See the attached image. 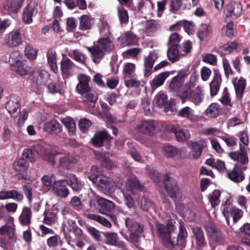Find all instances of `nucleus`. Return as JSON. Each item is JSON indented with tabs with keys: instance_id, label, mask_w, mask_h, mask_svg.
I'll return each mask as SVG.
<instances>
[{
	"instance_id": "obj_1",
	"label": "nucleus",
	"mask_w": 250,
	"mask_h": 250,
	"mask_svg": "<svg viewBox=\"0 0 250 250\" xmlns=\"http://www.w3.org/2000/svg\"><path fill=\"white\" fill-rule=\"evenodd\" d=\"M156 234L164 245L165 247L169 249L172 247L171 240L173 237V233L175 229L172 222L168 221L166 225L157 223L155 225Z\"/></svg>"
},
{
	"instance_id": "obj_2",
	"label": "nucleus",
	"mask_w": 250,
	"mask_h": 250,
	"mask_svg": "<svg viewBox=\"0 0 250 250\" xmlns=\"http://www.w3.org/2000/svg\"><path fill=\"white\" fill-rule=\"evenodd\" d=\"M97 203L99 206L100 212L109 217L111 220L115 224L117 223V217L113 213L115 209V204L108 200L103 198H100L97 200Z\"/></svg>"
},
{
	"instance_id": "obj_3",
	"label": "nucleus",
	"mask_w": 250,
	"mask_h": 250,
	"mask_svg": "<svg viewBox=\"0 0 250 250\" xmlns=\"http://www.w3.org/2000/svg\"><path fill=\"white\" fill-rule=\"evenodd\" d=\"M162 183L168 195L172 199L176 198L177 194L179 191L177 181L167 173L163 175Z\"/></svg>"
},
{
	"instance_id": "obj_4",
	"label": "nucleus",
	"mask_w": 250,
	"mask_h": 250,
	"mask_svg": "<svg viewBox=\"0 0 250 250\" xmlns=\"http://www.w3.org/2000/svg\"><path fill=\"white\" fill-rule=\"evenodd\" d=\"M205 228L208 234L212 241L218 245L224 244L225 242V235L213 223L211 222H206Z\"/></svg>"
},
{
	"instance_id": "obj_5",
	"label": "nucleus",
	"mask_w": 250,
	"mask_h": 250,
	"mask_svg": "<svg viewBox=\"0 0 250 250\" xmlns=\"http://www.w3.org/2000/svg\"><path fill=\"white\" fill-rule=\"evenodd\" d=\"M113 137L110 136L107 131H100L96 133L91 139V143L95 147H101L105 143L110 142Z\"/></svg>"
},
{
	"instance_id": "obj_6",
	"label": "nucleus",
	"mask_w": 250,
	"mask_h": 250,
	"mask_svg": "<svg viewBox=\"0 0 250 250\" xmlns=\"http://www.w3.org/2000/svg\"><path fill=\"white\" fill-rule=\"evenodd\" d=\"M188 236V232L182 221L179 222V233L177 236L172 237L171 242L173 245L169 250H172L176 246H185L187 243V238Z\"/></svg>"
},
{
	"instance_id": "obj_7",
	"label": "nucleus",
	"mask_w": 250,
	"mask_h": 250,
	"mask_svg": "<svg viewBox=\"0 0 250 250\" xmlns=\"http://www.w3.org/2000/svg\"><path fill=\"white\" fill-rule=\"evenodd\" d=\"M104 237V243L115 246L119 249H125V243L119 239L117 234L114 232H102Z\"/></svg>"
},
{
	"instance_id": "obj_8",
	"label": "nucleus",
	"mask_w": 250,
	"mask_h": 250,
	"mask_svg": "<svg viewBox=\"0 0 250 250\" xmlns=\"http://www.w3.org/2000/svg\"><path fill=\"white\" fill-rule=\"evenodd\" d=\"M52 190L55 195L62 199H66L70 194L69 190L64 179L54 181Z\"/></svg>"
},
{
	"instance_id": "obj_9",
	"label": "nucleus",
	"mask_w": 250,
	"mask_h": 250,
	"mask_svg": "<svg viewBox=\"0 0 250 250\" xmlns=\"http://www.w3.org/2000/svg\"><path fill=\"white\" fill-rule=\"evenodd\" d=\"M240 150L232 151L229 153V157L233 161H237L241 164L246 165L249 163L247 150L242 144H239Z\"/></svg>"
},
{
	"instance_id": "obj_10",
	"label": "nucleus",
	"mask_w": 250,
	"mask_h": 250,
	"mask_svg": "<svg viewBox=\"0 0 250 250\" xmlns=\"http://www.w3.org/2000/svg\"><path fill=\"white\" fill-rule=\"evenodd\" d=\"M25 0H6L3 3L5 10L10 13H19L23 6Z\"/></svg>"
},
{
	"instance_id": "obj_11",
	"label": "nucleus",
	"mask_w": 250,
	"mask_h": 250,
	"mask_svg": "<svg viewBox=\"0 0 250 250\" xmlns=\"http://www.w3.org/2000/svg\"><path fill=\"white\" fill-rule=\"evenodd\" d=\"M22 41L21 35L18 30L10 32L5 39V43L10 47H16L21 44Z\"/></svg>"
},
{
	"instance_id": "obj_12",
	"label": "nucleus",
	"mask_w": 250,
	"mask_h": 250,
	"mask_svg": "<svg viewBox=\"0 0 250 250\" xmlns=\"http://www.w3.org/2000/svg\"><path fill=\"white\" fill-rule=\"evenodd\" d=\"M138 130L148 136H152L155 133L156 126L153 120H143L137 126Z\"/></svg>"
},
{
	"instance_id": "obj_13",
	"label": "nucleus",
	"mask_w": 250,
	"mask_h": 250,
	"mask_svg": "<svg viewBox=\"0 0 250 250\" xmlns=\"http://www.w3.org/2000/svg\"><path fill=\"white\" fill-rule=\"evenodd\" d=\"M90 77L84 74H80L78 76V84L76 87V90L81 95L90 91L89 83Z\"/></svg>"
},
{
	"instance_id": "obj_14",
	"label": "nucleus",
	"mask_w": 250,
	"mask_h": 250,
	"mask_svg": "<svg viewBox=\"0 0 250 250\" xmlns=\"http://www.w3.org/2000/svg\"><path fill=\"white\" fill-rule=\"evenodd\" d=\"M234 50L237 52L240 50V45L236 41L229 42L224 44L218 47L216 51L221 56H225L231 53Z\"/></svg>"
},
{
	"instance_id": "obj_15",
	"label": "nucleus",
	"mask_w": 250,
	"mask_h": 250,
	"mask_svg": "<svg viewBox=\"0 0 250 250\" xmlns=\"http://www.w3.org/2000/svg\"><path fill=\"white\" fill-rule=\"evenodd\" d=\"M9 199H12L18 202L21 203L24 200V196L21 193L16 189L0 191V200Z\"/></svg>"
},
{
	"instance_id": "obj_16",
	"label": "nucleus",
	"mask_w": 250,
	"mask_h": 250,
	"mask_svg": "<svg viewBox=\"0 0 250 250\" xmlns=\"http://www.w3.org/2000/svg\"><path fill=\"white\" fill-rule=\"evenodd\" d=\"M213 78L209 84V89L211 97L216 95L219 90L222 82L221 77L218 69L213 70Z\"/></svg>"
},
{
	"instance_id": "obj_17",
	"label": "nucleus",
	"mask_w": 250,
	"mask_h": 250,
	"mask_svg": "<svg viewBox=\"0 0 250 250\" xmlns=\"http://www.w3.org/2000/svg\"><path fill=\"white\" fill-rule=\"evenodd\" d=\"M228 177L235 183H240L245 179V174L242 168L235 164L232 170H227Z\"/></svg>"
},
{
	"instance_id": "obj_18",
	"label": "nucleus",
	"mask_w": 250,
	"mask_h": 250,
	"mask_svg": "<svg viewBox=\"0 0 250 250\" xmlns=\"http://www.w3.org/2000/svg\"><path fill=\"white\" fill-rule=\"evenodd\" d=\"M192 238L195 240L196 245L199 248H203L207 245L204 233L201 227H195L192 228Z\"/></svg>"
},
{
	"instance_id": "obj_19",
	"label": "nucleus",
	"mask_w": 250,
	"mask_h": 250,
	"mask_svg": "<svg viewBox=\"0 0 250 250\" xmlns=\"http://www.w3.org/2000/svg\"><path fill=\"white\" fill-rule=\"evenodd\" d=\"M187 75L184 70H180L177 75L171 79L169 84V88L172 91H178L183 84V79Z\"/></svg>"
},
{
	"instance_id": "obj_20",
	"label": "nucleus",
	"mask_w": 250,
	"mask_h": 250,
	"mask_svg": "<svg viewBox=\"0 0 250 250\" xmlns=\"http://www.w3.org/2000/svg\"><path fill=\"white\" fill-rule=\"evenodd\" d=\"M86 48L90 53L92 61L96 64L99 63L106 54L97 44L90 47L87 46Z\"/></svg>"
},
{
	"instance_id": "obj_21",
	"label": "nucleus",
	"mask_w": 250,
	"mask_h": 250,
	"mask_svg": "<svg viewBox=\"0 0 250 250\" xmlns=\"http://www.w3.org/2000/svg\"><path fill=\"white\" fill-rule=\"evenodd\" d=\"M67 185L70 187L72 189L76 192L80 191L83 187L81 182L79 180L78 177L73 173H68L66 175V178L64 179Z\"/></svg>"
},
{
	"instance_id": "obj_22",
	"label": "nucleus",
	"mask_w": 250,
	"mask_h": 250,
	"mask_svg": "<svg viewBox=\"0 0 250 250\" xmlns=\"http://www.w3.org/2000/svg\"><path fill=\"white\" fill-rule=\"evenodd\" d=\"M157 57L154 52H151L148 56L144 60V75L148 77L152 73V69L154 63L156 60Z\"/></svg>"
},
{
	"instance_id": "obj_23",
	"label": "nucleus",
	"mask_w": 250,
	"mask_h": 250,
	"mask_svg": "<svg viewBox=\"0 0 250 250\" xmlns=\"http://www.w3.org/2000/svg\"><path fill=\"white\" fill-rule=\"evenodd\" d=\"M125 224L130 232L142 233L144 231V225L136 222L132 216L126 218Z\"/></svg>"
},
{
	"instance_id": "obj_24",
	"label": "nucleus",
	"mask_w": 250,
	"mask_h": 250,
	"mask_svg": "<svg viewBox=\"0 0 250 250\" xmlns=\"http://www.w3.org/2000/svg\"><path fill=\"white\" fill-rule=\"evenodd\" d=\"M97 45L106 53H110L115 49V46L109 36H104L99 38Z\"/></svg>"
},
{
	"instance_id": "obj_25",
	"label": "nucleus",
	"mask_w": 250,
	"mask_h": 250,
	"mask_svg": "<svg viewBox=\"0 0 250 250\" xmlns=\"http://www.w3.org/2000/svg\"><path fill=\"white\" fill-rule=\"evenodd\" d=\"M76 162V159L74 156L70 153H68L60 157L59 167L62 168L63 169L68 170Z\"/></svg>"
},
{
	"instance_id": "obj_26",
	"label": "nucleus",
	"mask_w": 250,
	"mask_h": 250,
	"mask_svg": "<svg viewBox=\"0 0 250 250\" xmlns=\"http://www.w3.org/2000/svg\"><path fill=\"white\" fill-rule=\"evenodd\" d=\"M204 94L203 88L197 86L195 89L192 90L189 97L190 101L196 105H199L203 101Z\"/></svg>"
},
{
	"instance_id": "obj_27",
	"label": "nucleus",
	"mask_w": 250,
	"mask_h": 250,
	"mask_svg": "<svg viewBox=\"0 0 250 250\" xmlns=\"http://www.w3.org/2000/svg\"><path fill=\"white\" fill-rule=\"evenodd\" d=\"M13 65L14 71L21 76L30 75L31 73L30 68L19 59L16 60L15 64H14Z\"/></svg>"
},
{
	"instance_id": "obj_28",
	"label": "nucleus",
	"mask_w": 250,
	"mask_h": 250,
	"mask_svg": "<svg viewBox=\"0 0 250 250\" xmlns=\"http://www.w3.org/2000/svg\"><path fill=\"white\" fill-rule=\"evenodd\" d=\"M38 12L36 7L34 5L28 4L24 8L22 13V20L27 24H30L33 21L32 17L34 13Z\"/></svg>"
},
{
	"instance_id": "obj_29",
	"label": "nucleus",
	"mask_w": 250,
	"mask_h": 250,
	"mask_svg": "<svg viewBox=\"0 0 250 250\" xmlns=\"http://www.w3.org/2000/svg\"><path fill=\"white\" fill-rule=\"evenodd\" d=\"M32 212L31 208L27 207H24L21 213L19 216V221L22 226H28L31 223Z\"/></svg>"
},
{
	"instance_id": "obj_30",
	"label": "nucleus",
	"mask_w": 250,
	"mask_h": 250,
	"mask_svg": "<svg viewBox=\"0 0 250 250\" xmlns=\"http://www.w3.org/2000/svg\"><path fill=\"white\" fill-rule=\"evenodd\" d=\"M242 10L241 3L238 2L231 1L228 4L226 7V11L228 13L237 18L241 16Z\"/></svg>"
},
{
	"instance_id": "obj_31",
	"label": "nucleus",
	"mask_w": 250,
	"mask_h": 250,
	"mask_svg": "<svg viewBox=\"0 0 250 250\" xmlns=\"http://www.w3.org/2000/svg\"><path fill=\"white\" fill-rule=\"evenodd\" d=\"M212 33V26L209 24L203 23L201 25L197 32V37L201 42H203Z\"/></svg>"
},
{
	"instance_id": "obj_32",
	"label": "nucleus",
	"mask_w": 250,
	"mask_h": 250,
	"mask_svg": "<svg viewBox=\"0 0 250 250\" xmlns=\"http://www.w3.org/2000/svg\"><path fill=\"white\" fill-rule=\"evenodd\" d=\"M57 212V210L53 209L45 210L43 213V223L48 226L55 224L58 220Z\"/></svg>"
},
{
	"instance_id": "obj_33",
	"label": "nucleus",
	"mask_w": 250,
	"mask_h": 250,
	"mask_svg": "<svg viewBox=\"0 0 250 250\" xmlns=\"http://www.w3.org/2000/svg\"><path fill=\"white\" fill-rule=\"evenodd\" d=\"M44 128L47 132L57 134L62 131V125L57 120H52L45 123Z\"/></svg>"
},
{
	"instance_id": "obj_34",
	"label": "nucleus",
	"mask_w": 250,
	"mask_h": 250,
	"mask_svg": "<svg viewBox=\"0 0 250 250\" xmlns=\"http://www.w3.org/2000/svg\"><path fill=\"white\" fill-rule=\"evenodd\" d=\"M39 146H34L32 148H25L22 153V157L27 162H35L36 158V152L38 150Z\"/></svg>"
},
{
	"instance_id": "obj_35",
	"label": "nucleus",
	"mask_w": 250,
	"mask_h": 250,
	"mask_svg": "<svg viewBox=\"0 0 250 250\" xmlns=\"http://www.w3.org/2000/svg\"><path fill=\"white\" fill-rule=\"evenodd\" d=\"M74 63L68 58L63 59L61 61V69L63 76L68 77L70 75V72L74 67Z\"/></svg>"
},
{
	"instance_id": "obj_36",
	"label": "nucleus",
	"mask_w": 250,
	"mask_h": 250,
	"mask_svg": "<svg viewBox=\"0 0 250 250\" xmlns=\"http://www.w3.org/2000/svg\"><path fill=\"white\" fill-rule=\"evenodd\" d=\"M169 71H165L160 73L150 82V84L153 87H158L162 85L170 75Z\"/></svg>"
},
{
	"instance_id": "obj_37",
	"label": "nucleus",
	"mask_w": 250,
	"mask_h": 250,
	"mask_svg": "<svg viewBox=\"0 0 250 250\" xmlns=\"http://www.w3.org/2000/svg\"><path fill=\"white\" fill-rule=\"evenodd\" d=\"M222 108L220 105L216 103L211 104L206 109V114L210 118H216L219 116L221 113Z\"/></svg>"
},
{
	"instance_id": "obj_38",
	"label": "nucleus",
	"mask_w": 250,
	"mask_h": 250,
	"mask_svg": "<svg viewBox=\"0 0 250 250\" xmlns=\"http://www.w3.org/2000/svg\"><path fill=\"white\" fill-rule=\"evenodd\" d=\"M178 115L192 122H194L196 118V116L193 114V110L188 106H185L181 109L178 112Z\"/></svg>"
},
{
	"instance_id": "obj_39",
	"label": "nucleus",
	"mask_w": 250,
	"mask_h": 250,
	"mask_svg": "<svg viewBox=\"0 0 250 250\" xmlns=\"http://www.w3.org/2000/svg\"><path fill=\"white\" fill-rule=\"evenodd\" d=\"M19 100L14 97H11L10 100L7 103L6 108L7 111L11 115L16 113L18 109L20 108Z\"/></svg>"
},
{
	"instance_id": "obj_40",
	"label": "nucleus",
	"mask_w": 250,
	"mask_h": 250,
	"mask_svg": "<svg viewBox=\"0 0 250 250\" xmlns=\"http://www.w3.org/2000/svg\"><path fill=\"white\" fill-rule=\"evenodd\" d=\"M179 47L175 45H170L167 51V56L168 60L172 63L179 61L180 59L179 56Z\"/></svg>"
},
{
	"instance_id": "obj_41",
	"label": "nucleus",
	"mask_w": 250,
	"mask_h": 250,
	"mask_svg": "<svg viewBox=\"0 0 250 250\" xmlns=\"http://www.w3.org/2000/svg\"><path fill=\"white\" fill-rule=\"evenodd\" d=\"M80 28L83 30L90 29L92 28L93 20L89 16L83 15L80 18Z\"/></svg>"
},
{
	"instance_id": "obj_42",
	"label": "nucleus",
	"mask_w": 250,
	"mask_h": 250,
	"mask_svg": "<svg viewBox=\"0 0 250 250\" xmlns=\"http://www.w3.org/2000/svg\"><path fill=\"white\" fill-rule=\"evenodd\" d=\"M29 165L23 158H21L15 160L13 164V168L17 172H24L28 167Z\"/></svg>"
},
{
	"instance_id": "obj_43",
	"label": "nucleus",
	"mask_w": 250,
	"mask_h": 250,
	"mask_svg": "<svg viewBox=\"0 0 250 250\" xmlns=\"http://www.w3.org/2000/svg\"><path fill=\"white\" fill-rule=\"evenodd\" d=\"M47 62L52 70L55 73L58 72V68L57 65L56 54L55 52L49 50L47 53Z\"/></svg>"
},
{
	"instance_id": "obj_44",
	"label": "nucleus",
	"mask_w": 250,
	"mask_h": 250,
	"mask_svg": "<svg viewBox=\"0 0 250 250\" xmlns=\"http://www.w3.org/2000/svg\"><path fill=\"white\" fill-rule=\"evenodd\" d=\"M246 85V81L243 78L239 79L237 83L234 84L236 97L239 99H241L242 98Z\"/></svg>"
},
{
	"instance_id": "obj_45",
	"label": "nucleus",
	"mask_w": 250,
	"mask_h": 250,
	"mask_svg": "<svg viewBox=\"0 0 250 250\" xmlns=\"http://www.w3.org/2000/svg\"><path fill=\"white\" fill-rule=\"evenodd\" d=\"M62 122L68 130L69 135H73L76 131V125L74 121L70 117H66L62 120Z\"/></svg>"
},
{
	"instance_id": "obj_46",
	"label": "nucleus",
	"mask_w": 250,
	"mask_h": 250,
	"mask_svg": "<svg viewBox=\"0 0 250 250\" xmlns=\"http://www.w3.org/2000/svg\"><path fill=\"white\" fill-rule=\"evenodd\" d=\"M125 45H136L138 43L137 36L131 32H127L123 38Z\"/></svg>"
},
{
	"instance_id": "obj_47",
	"label": "nucleus",
	"mask_w": 250,
	"mask_h": 250,
	"mask_svg": "<svg viewBox=\"0 0 250 250\" xmlns=\"http://www.w3.org/2000/svg\"><path fill=\"white\" fill-rule=\"evenodd\" d=\"M118 16L121 24H126L129 21L128 12L123 5H119L118 8Z\"/></svg>"
},
{
	"instance_id": "obj_48",
	"label": "nucleus",
	"mask_w": 250,
	"mask_h": 250,
	"mask_svg": "<svg viewBox=\"0 0 250 250\" xmlns=\"http://www.w3.org/2000/svg\"><path fill=\"white\" fill-rule=\"evenodd\" d=\"M171 132L174 133L177 141L179 142L186 140L188 138V132L187 130H178L175 127H171Z\"/></svg>"
},
{
	"instance_id": "obj_49",
	"label": "nucleus",
	"mask_w": 250,
	"mask_h": 250,
	"mask_svg": "<svg viewBox=\"0 0 250 250\" xmlns=\"http://www.w3.org/2000/svg\"><path fill=\"white\" fill-rule=\"evenodd\" d=\"M88 218L93 220L100 223L103 226L110 228L111 227V223L104 217L96 214H89L87 216Z\"/></svg>"
},
{
	"instance_id": "obj_50",
	"label": "nucleus",
	"mask_w": 250,
	"mask_h": 250,
	"mask_svg": "<svg viewBox=\"0 0 250 250\" xmlns=\"http://www.w3.org/2000/svg\"><path fill=\"white\" fill-rule=\"evenodd\" d=\"M46 87L48 92L52 94L59 93L62 95L64 94V91L61 87L60 85L55 82H50L48 83Z\"/></svg>"
},
{
	"instance_id": "obj_51",
	"label": "nucleus",
	"mask_w": 250,
	"mask_h": 250,
	"mask_svg": "<svg viewBox=\"0 0 250 250\" xmlns=\"http://www.w3.org/2000/svg\"><path fill=\"white\" fill-rule=\"evenodd\" d=\"M156 104L159 107H165L169 105L167 96L163 93L159 92L155 96Z\"/></svg>"
},
{
	"instance_id": "obj_52",
	"label": "nucleus",
	"mask_w": 250,
	"mask_h": 250,
	"mask_svg": "<svg viewBox=\"0 0 250 250\" xmlns=\"http://www.w3.org/2000/svg\"><path fill=\"white\" fill-rule=\"evenodd\" d=\"M136 69L135 65L131 62H126L123 68V75L124 78L136 75L135 71Z\"/></svg>"
},
{
	"instance_id": "obj_53",
	"label": "nucleus",
	"mask_w": 250,
	"mask_h": 250,
	"mask_svg": "<svg viewBox=\"0 0 250 250\" xmlns=\"http://www.w3.org/2000/svg\"><path fill=\"white\" fill-rule=\"evenodd\" d=\"M163 152L166 157L172 158L177 155L178 150L175 146L166 145L163 147Z\"/></svg>"
},
{
	"instance_id": "obj_54",
	"label": "nucleus",
	"mask_w": 250,
	"mask_h": 250,
	"mask_svg": "<svg viewBox=\"0 0 250 250\" xmlns=\"http://www.w3.org/2000/svg\"><path fill=\"white\" fill-rule=\"evenodd\" d=\"M191 91L190 84L187 83L183 86L182 85L177 91L179 96L185 99L189 98Z\"/></svg>"
},
{
	"instance_id": "obj_55",
	"label": "nucleus",
	"mask_w": 250,
	"mask_h": 250,
	"mask_svg": "<svg viewBox=\"0 0 250 250\" xmlns=\"http://www.w3.org/2000/svg\"><path fill=\"white\" fill-rule=\"evenodd\" d=\"M128 187L131 190H142V186L138 179L136 177L130 178L127 180Z\"/></svg>"
},
{
	"instance_id": "obj_56",
	"label": "nucleus",
	"mask_w": 250,
	"mask_h": 250,
	"mask_svg": "<svg viewBox=\"0 0 250 250\" xmlns=\"http://www.w3.org/2000/svg\"><path fill=\"white\" fill-rule=\"evenodd\" d=\"M182 39V36L179 34L175 32L171 34L168 39L167 45H175L177 47H179V42Z\"/></svg>"
},
{
	"instance_id": "obj_57",
	"label": "nucleus",
	"mask_w": 250,
	"mask_h": 250,
	"mask_svg": "<svg viewBox=\"0 0 250 250\" xmlns=\"http://www.w3.org/2000/svg\"><path fill=\"white\" fill-rule=\"evenodd\" d=\"M135 75H133L124 78L125 84L127 87H137L140 84V82L135 78Z\"/></svg>"
},
{
	"instance_id": "obj_58",
	"label": "nucleus",
	"mask_w": 250,
	"mask_h": 250,
	"mask_svg": "<svg viewBox=\"0 0 250 250\" xmlns=\"http://www.w3.org/2000/svg\"><path fill=\"white\" fill-rule=\"evenodd\" d=\"M221 195L220 191L219 190H214L209 197V202L212 208H214L218 206L220 202L219 198Z\"/></svg>"
},
{
	"instance_id": "obj_59",
	"label": "nucleus",
	"mask_w": 250,
	"mask_h": 250,
	"mask_svg": "<svg viewBox=\"0 0 250 250\" xmlns=\"http://www.w3.org/2000/svg\"><path fill=\"white\" fill-rule=\"evenodd\" d=\"M56 180L55 176L52 174H49L42 176V182L43 185L46 187L53 188L54 181Z\"/></svg>"
},
{
	"instance_id": "obj_60",
	"label": "nucleus",
	"mask_w": 250,
	"mask_h": 250,
	"mask_svg": "<svg viewBox=\"0 0 250 250\" xmlns=\"http://www.w3.org/2000/svg\"><path fill=\"white\" fill-rule=\"evenodd\" d=\"M192 157L194 159L198 158L201 155L203 147L197 142H193L191 144Z\"/></svg>"
},
{
	"instance_id": "obj_61",
	"label": "nucleus",
	"mask_w": 250,
	"mask_h": 250,
	"mask_svg": "<svg viewBox=\"0 0 250 250\" xmlns=\"http://www.w3.org/2000/svg\"><path fill=\"white\" fill-rule=\"evenodd\" d=\"M230 215L233 218L234 223L239 220L243 215V211L236 207H232L230 208Z\"/></svg>"
},
{
	"instance_id": "obj_62",
	"label": "nucleus",
	"mask_w": 250,
	"mask_h": 250,
	"mask_svg": "<svg viewBox=\"0 0 250 250\" xmlns=\"http://www.w3.org/2000/svg\"><path fill=\"white\" fill-rule=\"evenodd\" d=\"M99 160L100 161L101 164L103 167L110 169L113 167V164L111 160L108 157H106L102 154H100L97 156Z\"/></svg>"
},
{
	"instance_id": "obj_63",
	"label": "nucleus",
	"mask_w": 250,
	"mask_h": 250,
	"mask_svg": "<svg viewBox=\"0 0 250 250\" xmlns=\"http://www.w3.org/2000/svg\"><path fill=\"white\" fill-rule=\"evenodd\" d=\"M182 0H170L169 4V11L176 14L182 5Z\"/></svg>"
},
{
	"instance_id": "obj_64",
	"label": "nucleus",
	"mask_w": 250,
	"mask_h": 250,
	"mask_svg": "<svg viewBox=\"0 0 250 250\" xmlns=\"http://www.w3.org/2000/svg\"><path fill=\"white\" fill-rule=\"evenodd\" d=\"M72 58L77 62L82 63H85L86 61V57L85 54L81 52L79 50H73L72 52Z\"/></svg>"
}]
</instances>
